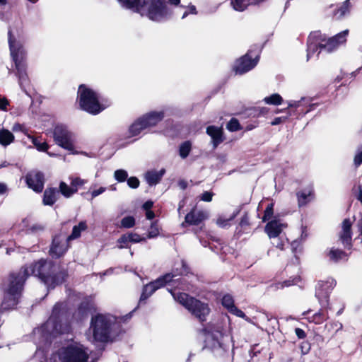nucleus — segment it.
<instances>
[{
  "instance_id": "f257e3e1",
  "label": "nucleus",
  "mask_w": 362,
  "mask_h": 362,
  "mask_svg": "<svg viewBox=\"0 0 362 362\" xmlns=\"http://www.w3.org/2000/svg\"><path fill=\"white\" fill-rule=\"evenodd\" d=\"M30 275V265L22 266L18 271L11 272L7 279L5 296L0 305V312L10 310L19 303L27 279Z\"/></svg>"
},
{
  "instance_id": "f03ea898",
  "label": "nucleus",
  "mask_w": 362,
  "mask_h": 362,
  "mask_svg": "<svg viewBox=\"0 0 362 362\" xmlns=\"http://www.w3.org/2000/svg\"><path fill=\"white\" fill-rule=\"evenodd\" d=\"M30 274L37 277L48 288L54 289L68 278V272L59 268L53 260L40 259L30 264Z\"/></svg>"
},
{
  "instance_id": "7ed1b4c3",
  "label": "nucleus",
  "mask_w": 362,
  "mask_h": 362,
  "mask_svg": "<svg viewBox=\"0 0 362 362\" xmlns=\"http://www.w3.org/2000/svg\"><path fill=\"white\" fill-rule=\"evenodd\" d=\"M8 42L11 57L15 64L16 74L18 78L19 85L22 89H25L30 83L27 73L26 52L21 42L17 41L11 29L8 31Z\"/></svg>"
},
{
  "instance_id": "20e7f679",
  "label": "nucleus",
  "mask_w": 362,
  "mask_h": 362,
  "mask_svg": "<svg viewBox=\"0 0 362 362\" xmlns=\"http://www.w3.org/2000/svg\"><path fill=\"white\" fill-rule=\"evenodd\" d=\"M46 325L50 327L54 336L71 332V311L66 303L59 301L54 305Z\"/></svg>"
},
{
  "instance_id": "39448f33",
  "label": "nucleus",
  "mask_w": 362,
  "mask_h": 362,
  "mask_svg": "<svg viewBox=\"0 0 362 362\" xmlns=\"http://www.w3.org/2000/svg\"><path fill=\"white\" fill-rule=\"evenodd\" d=\"M170 293L173 298L187 309L201 324L203 325L206 321L207 317L211 313L209 303L186 293H174L172 290H170Z\"/></svg>"
},
{
  "instance_id": "423d86ee",
  "label": "nucleus",
  "mask_w": 362,
  "mask_h": 362,
  "mask_svg": "<svg viewBox=\"0 0 362 362\" xmlns=\"http://www.w3.org/2000/svg\"><path fill=\"white\" fill-rule=\"evenodd\" d=\"M77 102L81 110L92 115H97L106 108L98 93L86 84H81L78 88Z\"/></svg>"
},
{
  "instance_id": "0eeeda50",
  "label": "nucleus",
  "mask_w": 362,
  "mask_h": 362,
  "mask_svg": "<svg viewBox=\"0 0 362 362\" xmlns=\"http://www.w3.org/2000/svg\"><path fill=\"white\" fill-rule=\"evenodd\" d=\"M145 4L138 8H128L136 13H141L146 11V16L151 21L161 22L168 19L173 13L171 9L168 6L166 0H144Z\"/></svg>"
},
{
  "instance_id": "6e6552de",
  "label": "nucleus",
  "mask_w": 362,
  "mask_h": 362,
  "mask_svg": "<svg viewBox=\"0 0 362 362\" xmlns=\"http://www.w3.org/2000/svg\"><path fill=\"white\" fill-rule=\"evenodd\" d=\"M165 117L163 111H151L138 117L129 127L131 136L139 135L143 131L156 127Z\"/></svg>"
},
{
  "instance_id": "1a4fd4ad",
  "label": "nucleus",
  "mask_w": 362,
  "mask_h": 362,
  "mask_svg": "<svg viewBox=\"0 0 362 362\" xmlns=\"http://www.w3.org/2000/svg\"><path fill=\"white\" fill-rule=\"evenodd\" d=\"M262 49V46L254 45L245 55L237 59L233 68L235 74H243L252 69L259 60Z\"/></svg>"
},
{
  "instance_id": "9d476101",
  "label": "nucleus",
  "mask_w": 362,
  "mask_h": 362,
  "mask_svg": "<svg viewBox=\"0 0 362 362\" xmlns=\"http://www.w3.org/2000/svg\"><path fill=\"white\" fill-rule=\"evenodd\" d=\"M111 321L103 314H97L92 317L90 327L93 329V337L96 341L106 343L110 339Z\"/></svg>"
},
{
  "instance_id": "9b49d317",
  "label": "nucleus",
  "mask_w": 362,
  "mask_h": 362,
  "mask_svg": "<svg viewBox=\"0 0 362 362\" xmlns=\"http://www.w3.org/2000/svg\"><path fill=\"white\" fill-rule=\"evenodd\" d=\"M348 33L349 30H346L332 37L326 39L325 36L321 35V33H315L313 34V37L317 40H320L321 50L330 53L335 50L341 44L346 42V37Z\"/></svg>"
},
{
  "instance_id": "f8f14e48",
  "label": "nucleus",
  "mask_w": 362,
  "mask_h": 362,
  "mask_svg": "<svg viewBox=\"0 0 362 362\" xmlns=\"http://www.w3.org/2000/svg\"><path fill=\"white\" fill-rule=\"evenodd\" d=\"M89 354L83 345L70 344L62 352L61 362H88Z\"/></svg>"
},
{
  "instance_id": "ddd939ff",
  "label": "nucleus",
  "mask_w": 362,
  "mask_h": 362,
  "mask_svg": "<svg viewBox=\"0 0 362 362\" xmlns=\"http://www.w3.org/2000/svg\"><path fill=\"white\" fill-rule=\"evenodd\" d=\"M336 280L333 278H328L326 281H319L315 290V297L322 307L329 306V296L336 286Z\"/></svg>"
},
{
  "instance_id": "4468645a",
  "label": "nucleus",
  "mask_w": 362,
  "mask_h": 362,
  "mask_svg": "<svg viewBox=\"0 0 362 362\" xmlns=\"http://www.w3.org/2000/svg\"><path fill=\"white\" fill-rule=\"evenodd\" d=\"M69 241L62 234L54 235L48 251L49 255L55 259L63 257L68 251Z\"/></svg>"
},
{
  "instance_id": "2eb2a0df",
  "label": "nucleus",
  "mask_w": 362,
  "mask_h": 362,
  "mask_svg": "<svg viewBox=\"0 0 362 362\" xmlns=\"http://www.w3.org/2000/svg\"><path fill=\"white\" fill-rule=\"evenodd\" d=\"M53 134L57 144L66 150H74V146L71 141V134L65 127L57 125L54 129Z\"/></svg>"
},
{
  "instance_id": "dca6fc26",
  "label": "nucleus",
  "mask_w": 362,
  "mask_h": 362,
  "mask_svg": "<svg viewBox=\"0 0 362 362\" xmlns=\"http://www.w3.org/2000/svg\"><path fill=\"white\" fill-rule=\"evenodd\" d=\"M95 311V307L93 300L86 298L78 304L72 314V318L77 322H81L88 317L90 313Z\"/></svg>"
},
{
  "instance_id": "f3484780",
  "label": "nucleus",
  "mask_w": 362,
  "mask_h": 362,
  "mask_svg": "<svg viewBox=\"0 0 362 362\" xmlns=\"http://www.w3.org/2000/svg\"><path fill=\"white\" fill-rule=\"evenodd\" d=\"M25 182L35 192L41 193L45 182V175L40 171L30 172L25 175Z\"/></svg>"
},
{
  "instance_id": "a211bd4d",
  "label": "nucleus",
  "mask_w": 362,
  "mask_h": 362,
  "mask_svg": "<svg viewBox=\"0 0 362 362\" xmlns=\"http://www.w3.org/2000/svg\"><path fill=\"white\" fill-rule=\"evenodd\" d=\"M207 218L208 214L206 212L203 210H197L194 206L186 214L185 221L182 223V226H185V224L187 226L204 225V221Z\"/></svg>"
},
{
  "instance_id": "6ab92c4d",
  "label": "nucleus",
  "mask_w": 362,
  "mask_h": 362,
  "mask_svg": "<svg viewBox=\"0 0 362 362\" xmlns=\"http://www.w3.org/2000/svg\"><path fill=\"white\" fill-rule=\"evenodd\" d=\"M352 223L349 218H345L342 221L341 231L339 233V240L344 247L347 249L352 247Z\"/></svg>"
},
{
  "instance_id": "aec40b11",
  "label": "nucleus",
  "mask_w": 362,
  "mask_h": 362,
  "mask_svg": "<svg viewBox=\"0 0 362 362\" xmlns=\"http://www.w3.org/2000/svg\"><path fill=\"white\" fill-rule=\"evenodd\" d=\"M206 134L211 137L213 148H216L226 139L223 129L221 127L210 125L206 127Z\"/></svg>"
},
{
  "instance_id": "412c9836",
  "label": "nucleus",
  "mask_w": 362,
  "mask_h": 362,
  "mask_svg": "<svg viewBox=\"0 0 362 362\" xmlns=\"http://www.w3.org/2000/svg\"><path fill=\"white\" fill-rule=\"evenodd\" d=\"M173 275L172 274L166 273L157 278L156 280L149 282V286L152 287L153 291H156L166 285L170 286V282L173 281Z\"/></svg>"
},
{
  "instance_id": "4be33fe9",
  "label": "nucleus",
  "mask_w": 362,
  "mask_h": 362,
  "mask_svg": "<svg viewBox=\"0 0 362 362\" xmlns=\"http://www.w3.org/2000/svg\"><path fill=\"white\" fill-rule=\"evenodd\" d=\"M58 198V189L56 187H47L44 191L42 203L45 206H53Z\"/></svg>"
},
{
  "instance_id": "5701e85b",
  "label": "nucleus",
  "mask_w": 362,
  "mask_h": 362,
  "mask_svg": "<svg viewBox=\"0 0 362 362\" xmlns=\"http://www.w3.org/2000/svg\"><path fill=\"white\" fill-rule=\"evenodd\" d=\"M281 226L282 225L279 223L278 221L272 220L266 224L265 231L270 238H276L282 231Z\"/></svg>"
},
{
  "instance_id": "b1692460",
  "label": "nucleus",
  "mask_w": 362,
  "mask_h": 362,
  "mask_svg": "<svg viewBox=\"0 0 362 362\" xmlns=\"http://www.w3.org/2000/svg\"><path fill=\"white\" fill-rule=\"evenodd\" d=\"M327 257H329V261L334 263H338L341 260H348V254L340 249L332 247L327 253Z\"/></svg>"
},
{
  "instance_id": "393cba45",
  "label": "nucleus",
  "mask_w": 362,
  "mask_h": 362,
  "mask_svg": "<svg viewBox=\"0 0 362 362\" xmlns=\"http://www.w3.org/2000/svg\"><path fill=\"white\" fill-rule=\"evenodd\" d=\"M165 170L164 169L160 171L149 170L145 175V178L148 184L151 186L156 185L161 180Z\"/></svg>"
},
{
  "instance_id": "a878e982",
  "label": "nucleus",
  "mask_w": 362,
  "mask_h": 362,
  "mask_svg": "<svg viewBox=\"0 0 362 362\" xmlns=\"http://www.w3.org/2000/svg\"><path fill=\"white\" fill-rule=\"evenodd\" d=\"M326 307L325 308H327ZM323 307L319 310L318 312L314 313L312 316H308V319L310 322H313L316 325H320L327 319V315L326 312L324 310Z\"/></svg>"
},
{
  "instance_id": "bb28decb",
  "label": "nucleus",
  "mask_w": 362,
  "mask_h": 362,
  "mask_svg": "<svg viewBox=\"0 0 362 362\" xmlns=\"http://www.w3.org/2000/svg\"><path fill=\"white\" fill-rule=\"evenodd\" d=\"M189 284L183 278H177L173 277V281L170 282V288L168 289L172 290L173 292L175 293L173 288H178L180 290H188Z\"/></svg>"
},
{
  "instance_id": "cd10ccee",
  "label": "nucleus",
  "mask_w": 362,
  "mask_h": 362,
  "mask_svg": "<svg viewBox=\"0 0 362 362\" xmlns=\"http://www.w3.org/2000/svg\"><path fill=\"white\" fill-rule=\"evenodd\" d=\"M87 229L86 222L84 221H80L78 225L73 227L71 233L67 237V240H71L76 239L81 236L82 231Z\"/></svg>"
},
{
  "instance_id": "c85d7f7f",
  "label": "nucleus",
  "mask_w": 362,
  "mask_h": 362,
  "mask_svg": "<svg viewBox=\"0 0 362 362\" xmlns=\"http://www.w3.org/2000/svg\"><path fill=\"white\" fill-rule=\"evenodd\" d=\"M14 141V135L8 129L0 130V144L6 146Z\"/></svg>"
},
{
  "instance_id": "c756f323",
  "label": "nucleus",
  "mask_w": 362,
  "mask_h": 362,
  "mask_svg": "<svg viewBox=\"0 0 362 362\" xmlns=\"http://www.w3.org/2000/svg\"><path fill=\"white\" fill-rule=\"evenodd\" d=\"M59 194L61 193L66 198H69L77 192V189L72 187L71 185L68 186L67 184L63 181L59 183Z\"/></svg>"
},
{
  "instance_id": "7c9ffc66",
  "label": "nucleus",
  "mask_w": 362,
  "mask_h": 362,
  "mask_svg": "<svg viewBox=\"0 0 362 362\" xmlns=\"http://www.w3.org/2000/svg\"><path fill=\"white\" fill-rule=\"evenodd\" d=\"M181 269L182 272H177V269H172L170 274L173 275V277L182 276H188L189 274H192L190 267L187 264V262L185 259L181 260Z\"/></svg>"
},
{
  "instance_id": "2f4dec72",
  "label": "nucleus",
  "mask_w": 362,
  "mask_h": 362,
  "mask_svg": "<svg viewBox=\"0 0 362 362\" xmlns=\"http://www.w3.org/2000/svg\"><path fill=\"white\" fill-rule=\"evenodd\" d=\"M313 194V192L311 190H309L308 192H305L304 191L297 192L296 197L298 199V206L300 207H301V206L306 205L310 202V199H308V197L312 196Z\"/></svg>"
},
{
  "instance_id": "473e14b6",
  "label": "nucleus",
  "mask_w": 362,
  "mask_h": 362,
  "mask_svg": "<svg viewBox=\"0 0 362 362\" xmlns=\"http://www.w3.org/2000/svg\"><path fill=\"white\" fill-rule=\"evenodd\" d=\"M192 142L189 140L181 143V144L179 146L180 156L183 159L186 158L189 155L192 151Z\"/></svg>"
},
{
  "instance_id": "72a5a7b5",
  "label": "nucleus",
  "mask_w": 362,
  "mask_h": 362,
  "mask_svg": "<svg viewBox=\"0 0 362 362\" xmlns=\"http://www.w3.org/2000/svg\"><path fill=\"white\" fill-rule=\"evenodd\" d=\"M156 291H153L152 287L149 286V284L144 285L142 288V292L139 300L138 306L145 304L146 300Z\"/></svg>"
},
{
  "instance_id": "f704fd0d",
  "label": "nucleus",
  "mask_w": 362,
  "mask_h": 362,
  "mask_svg": "<svg viewBox=\"0 0 362 362\" xmlns=\"http://www.w3.org/2000/svg\"><path fill=\"white\" fill-rule=\"evenodd\" d=\"M120 4L121 6L124 8H132L141 7L143 4H145L144 0H117Z\"/></svg>"
},
{
  "instance_id": "c9c22d12",
  "label": "nucleus",
  "mask_w": 362,
  "mask_h": 362,
  "mask_svg": "<svg viewBox=\"0 0 362 362\" xmlns=\"http://www.w3.org/2000/svg\"><path fill=\"white\" fill-rule=\"evenodd\" d=\"M32 144L37 151L46 152L49 149V145L46 141H42L40 137L32 136Z\"/></svg>"
},
{
  "instance_id": "e433bc0d",
  "label": "nucleus",
  "mask_w": 362,
  "mask_h": 362,
  "mask_svg": "<svg viewBox=\"0 0 362 362\" xmlns=\"http://www.w3.org/2000/svg\"><path fill=\"white\" fill-rule=\"evenodd\" d=\"M263 100L265 103L273 105H279L284 101L282 97L279 93H274L268 97H265Z\"/></svg>"
},
{
  "instance_id": "4c0bfd02",
  "label": "nucleus",
  "mask_w": 362,
  "mask_h": 362,
  "mask_svg": "<svg viewBox=\"0 0 362 362\" xmlns=\"http://www.w3.org/2000/svg\"><path fill=\"white\" fill-rule=\"evenodd\" d=\"M221 304L228 312L235 305L233 297L229 293L223 296Z\"/></svg>"
},
{
  "instance_id": "58836bf2",
  "label": "nucleus",
  "mask_w": 362,
  "mask_h": 362,
  "mask_svg": "<svg viewBox=\"0 0 362 362\" xmlns=\"http://www.w3.org/2000/svg\"><path fill=\"white\" fill-rule=\"evenodd\" d=\"M160 233V228L158 225V221H154L151 223L150 228L148 230V238H154L158 236Z\"/></svg>"
},
{
  "instance_id": "ea45409f",
  "label": "nucleus",
  "mask_w": 362,
  "mask_h": 362,
  "mask_svg": "<svg viewBox=\"0 0 362 362\" xmlns=\"http://www.w3.org/2000/svg\"><path fill=\"white\" fill-rule=\"evenodd\" d=\"M226 128L231 132H237L243 129L238 119L233 117L227 123Z\"/></svg>"
},
{
  "instance_id": "a19ab883",
  "label": "nucleus",
  "mask_w": 362,
  "mask_h": 362,
  "mask_svg": "<svg viewBox=\"0 0 362 362\" xmlns=\"http://www.w3.org/2000/svg\"><path fill=\"white\" fill-rule=\"evenodd\" d=\"M205 348H210L211 349H216L221 346V343L214 335L209 336L205 339Z\"/></svg>"
},
{
  "instance_id": "79ce46f5",
  "label": "nucleus",
  "mask_w": 362,
  "mask_h": 362,
  "mask_svg": "<svg viewBox=\"0 0 362 362\" xmlns=\"http://www.w3.org/2000/svg\"><path fill=\"white\" fill-rule=\"evenodd\" d=\"M351 2L350 0L344 1L342 4L336 11V14L339 13V17L344 16L350 11Z\"/></svg>"
},
{
  "instance_id": "37998d69",
  "label": "nucleus",
  "mask_w": 362,
  "mask_h": 362,
  "mask_svg": "<svg viewBox=\"0 0 362 362\" xmlns=\"http://www.w3.org/2000/svg\"><path fill=\"white\" fill-rule=\"evenodd\" d=\"M135 218L132 216H127L121 220L120 226L124 228H131L135 226Z\"/></svg>"
},
{
  "instance_id": "c03bdc74",
  "label": "nucleus",
  "mask_w": 362,
  "mask_h": 362,
  "mask_svg": "<svg viewBox=\"0 0 362 362\" xmlns=\"http://www.w3.org/2000/svg\"><path fill=\"white\" fill-rule=\"evenodd\" d=\"M318 51V54H320L322 50H321L320 47V42L319 41L317 43L316 42H311L308 45V49H307V56L308 58L310 57V56L313 54H315L316 52Z\"/></svg>"
},
{
  "instance_id": "a18cd8bd",
  "label": "nucleus",
  "mask_w": 362,
  "mask_h": 362,
  "mask_svg": "<svg viewBox=\"0 0 362 362\" xmlns=\"http://www.w3.org/2000/svg\"><path fill=\"white\" fill-rule=\"evenodd\" d=\"M291 252L293 254L294 257L298 259V255L300 254L303 250V247H302L300 241H298L297 240H293L291 243Z\"/></svg>"
},
{
  "instance_id": "49530a36",
  "label": "nucleus",
  "mask_w": 362,
  "mask_h": 362,
  "mask_svg": "<svg viewBox=\"0 0 362 362\" xmlns=\"http://www.w3.org/2000/svg\"><path fill=\"white\" fill-rule=\"evenodd\" d=\"M274 206V204L273 202L269 204L267 206V207L264 211V216L262 217V221L264 222L270 220L272 218V217L273 216Z\"/></svg>"
},
{
  "instance_id": "de8ad7c7",
  "label": "nucleus",
  "mask_w": 362,
  "mask_h": 362,
  "mask_svg": "<svg viewBox=\"0 0 362 362\" xmlns=\"http://www.w3.org/2000/svg\"><path fill=\"white\" fill-rule=\"evenodd\" d=\"M114 176L119 182H123L127 180L128 174L126 170L119 169L115 171Z\"/></svg>"
},
{
  "instance_id": "09e8293b",
  "label": "nucleus",
  "mask_w": 362,
  "mask_h": 362,
  "mask_svg": "<svg viewBox=\"0 0 362 362\" xmlns=\"http://www.w3.org/2000/svg\"><path fill=\"white\" fill-rule=\"evenodd\" d=\"M250 225L251 223L250 221L249 213L247 211H245L239 222V226L241 228L245 230L246 228H249Z\"/></svg>"
},
{
  "instance_id": "8fccbe9b",
  "label": "nucleus",
  "mask_w": 362,
  "mask_h": 362,
  "mask_svg": "<svg viewBox=\"0 0 362 362\" xmlns=\"http://www.w3.org/2000/svg\"><path fill=\"white\" fill-rule=\"evenodd\" d=\"M126 234L128 237V240L132 243H137L146 240L144 238H141L139 234L135 233H127Z\"/></svg>"
},
{
  "instance_id": "3c124183",
  "label": "nucleus",
  "mask_w": 362,
  "mask_h": 362,
  "mask_svg": "<svg viewBox=\"0 0 362 362\" xmlns=\"http://www.w3.org/2000/svg\"><path fill=\"white\" fill-rule=\"evenodd\" d=\"M352 192L357 200L362 204V184L359 183L355 185L352 189Z\"/></svg>"
},
{
  "instance_id": "603ef678",
  "label": "nucleus",
  "mask_w": 362,
  "mask_h": 362,
  "mask_svg": "<svg viewBox=\"0 0 362 362\" xmlns=\"http://www.w3.org/2000/svg\"><path fill=\"white\" fill-rule=\"evenodd\" d=\"M302 355L308 354L311 350V344L308 341H303L299 346Z\"/></svg>"
},
{
  "instance_id": "864d4df0",
  "label": "nucleus",
  "mask_w": 362,
  "mask_h": 362,
  "mask_svg": "<svg viewBox=\"0 0 362 362\" xmlns=\"http://www.w3.org/2000/svg\"><path fill=\"white\" fill-rule=\"evenodd\" d=\"M300 281V277L297 276L285 280L281 283L282 287H288L297 284Z\"/></svg>"
},
{
  "instance_id": "5fc2aeb1",
  "label": "nucleus",
  "mask_w": 362,
  "mask_h": 362,
  "mask_svg": "<svg viewBox=\"0 0 362 362\" xmlns=\"http://www.w3.org/2000/svg\"><path fill=\"white\" fill-rule=\"evenodd\" d=\"M117 243L120 244L119 246V248H129V243L130 241L128 240V237L127 234H123L121 237L117 240Z\"/></svg>"
},
{
  "instance_id": "6e6d98bb",
  "label": "nucleus",
  "mask_w": 362,
  "mask_h": 362,
  "mask_svg": "<svg viewBox=\"0 0 362 362\" xmlns=\"http://www.w3.org/2000/svg\"><path fill=\"white\" fill-rule=\"evenodd\" d=\"M127 185L129 187L132 189H136L139 187L140 182L139 180L136 177H130L127 179Z\"/></svg>"
},
{
  "instance_id": "4d7b16f0",
  "label": "nucleus",
  "mask_w": 362,
  "mask_h": 362,
  "mask_svg": "<svg viewBox=\"0 0 362 362\" xmlns=\"http://www.w3.org/2000/svg\"><path fill=\"white\" fill-rule=\"evenodd\" d=\"M229 313L243 319H246L247 317L246 314L235 305L229 311Z\"/></svg>"
},
{
  "instance_id": "13d9d810",
  "label": "nucleus",
  "mask_w": 362,
  "mask_h": 362,
  "mask_svg": "<svg viewBox=\"0 0 362 362\" xmlns=\"http://www.w3.org/2000/svg\"><path fill=\"white\" fill-rule=\"evenodd\" d=\"M86 182V180L80 178V177H75L71 180V185L72 187L76 188L78 189L79 187L83 186Z\"/></svg>"
},
{
  "instance_id": "bf43d9fd",
  "label": "nucleus",
  "mask_w": 362,
  "mask_h": 362,
  "mask_svg": "<svg viewBox=\"0 0 362 362\" xmlns=\"http://www.w3.org/2000/svg\"><path fill=\"white\" fill-rule=\"evenodd\" d=\"M10 105V102L6 97L0 95V110L7 111L8 106Z\"/></svg>"
},
{
  "instance_id": "052dcab7",
  "label": "nucleus",
  "mask_w": 362,
  "mask_h": 362,
  "mask_svg": "<svg viewBox=\"0 0 362 362\" xmlns=\"http://www.w3.org/2000/svg\"><path fill=\"white\" fill-rule=\"evenodd\" d=\"M213 196H214L213 192H209V191H205L201 194L200 199L202 201H204L206 202H209L212 200Z\"/></svg>"
},
{
  "instance_id": "680f3d73",
  "label": "nucleus",
  "mask_w": 362,
  "mask_h": 362,
  "mask_svg": "<svg viewBox=\"0 0 362 362\" xmlns=\"http://www.w3.org/2000/svg\"><path fill=\"white\" fill-rule=\"evenodd\" d=\"M255 115L257 117L261 115H265L269 112V108L267 107H255L254 108Z\"/></svg>"
},
{
  "instance_id": "e2e57ef3",
  "label": "nucleus",
  "mask_w": 362,
  "mask_h": 362,
  "mask_svg": "<svg viewBox=\"0 0 362 362\" xmlns=\"http://www.w3.org/2000/svg\"><path fill=\"white\" fill-rule=\"evenodd\" d=\"M295 334L298 339H304L307 336L306 332L303 329L299 327H296L295 329Z\"/></svg>"
},
{
  "instance_id": "0e129e2a",
  "label": "nucleus",
  "mask_w": 362,
  "mask_h": 362,
  "mask_svg": "<svg viewBox=\"0 0 362 362\" xmlns=\"http://www.w3.org/2000/svg\"><path fill=\"white\" fill-rule=\"evenodd\" d=\"M106 190V188L104 187H100L98 189H95L91 192V199H94L97 196L101 194Z\"/></svg>"
},
{
  "instance_id": "69168bd1",
  "label": "nucleus",
  "mask_w": 362,
  "mask_h": 362,
  "mask_svg": "<svg viewBox=\"0 0 362 362\" xmlns=\"http://www.w3.org/2000/svg\"><path fill=\"white\" fill-rule=\"evenodd\" d=\"M354 165L358 167L362 163V151L359 152L354 156Z\"/></svg>"
},
{
  "instance_id": "338daca9",
  "label": "nucleus",
  "mask_w": 362,
  "mask_h": 362,
  "mask_svg": "<svg viewBox=\"0 0 362 362\" xmlns=\"http://www.w3.org/2000/svg\"><path fill=\"white\" fill-rule=\"evenodd\" d=\"M286 120V117H275L272 122H271V124L272 126H275V125H278L282 122H284Z\"/></svg>"
},
{
  "instance_id": "774afa93",
  "label": "nucleus",
  "mask_w": 362,
  "mask_h": 362,
  "mask_svg": "<svg viewBox=\"0 0 362 362\" xmlns=\"http://www.w3.org/2000/svg\"><path fill=\"white\" fill-rule=\"evenodd\" d=\"M44 226L41 224H34L32 226H30V230L32 232H38V231H42L44 230Z\"/></svg>"
}]
</instances>
